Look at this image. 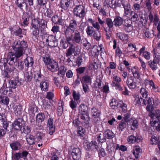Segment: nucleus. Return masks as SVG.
Wrapping results in <instances>:
<instances>
[{"instance_id": "obj_56", "label": "nucleus", "mask_w": 160, "mask_h": 160, "mask_svg": "<svg viewBox=\"0 0 160 160\" xmlns=\"http://www.w3.org/2000/svg\"><path fill=\"white\" fill-rule=\"evenodd\" d=\"M131 71L134 78L140 80L141 79L140 75L138 71L136 70H135V71H134L133 69H132Z\"/></svg>"}, {"instance_id": "obj_26", "label": "nucleus", "mask_w": 160, "mask_h": 160, "mask_svg": "<svg viewBox=\"0 0 160 160\" xmlns=\"http://www.w3.org/2000/svg\"><path fill=\"white\" fill-rule=\"evenodd\" d=\"M126 83L128 87L131 89L135 88L136 86V82L134 81L132 78H128L126 81Z\"/></svg>"}, {"instance_id": "obj_49", "label": "nucleus", "mask_w": 160, "mask_h": 160, "mask_svg": "<svg viewBox=\"0 0 160 160\" xmlns=\"http://www.w3.org/2000/svg\"><path fill=\"white\" fill-rule=\"evenodd\" d=\"M92 145V141L89 142L85 141L84 143V148L87 151L91 150Z\"/></svg>"}, {"instance_id": "obj_12", "label": "nucleus", "mask_w": 160, "mask_h": 160, "mask_svg": "<svg viewBox=\"0 0 160 160\" xmlns=\"http://www.w3.org/2000/svg\"><path fill=\"white\" fill-rule=\"evenodd\" d=\"M24 123V121L22 118H18L16 119L14 122L13 125H12L13 127L17 130L21 129Z\"/></svg>"}, {"instance_id": "obj_40", "label": "nucleus", "mask_w": 160, "mask_h": 160, "mask_svg": "<svg viewBox=\"0 0 160 160\" xmlns=\"http://www.w3.org/2000/svg\"><path fill=\"white\" fill-rule=\"evenodd\" d=\"M48 83L46 82H42L40 84V87L42 90L47 91L48 90Z\"/></svg>"}, {"instance_id": "obj_23", "label": "nucleus", "mask_w": 160, "mask_h": 160, "mask_svg": "<svg viewBox=\"0 0 160 160\" xmlns=\"http://www.w3.org/2000/svg\"><path fill=\"white\" fill-rule=\"evenodd\" d=\"M70 3V0H61L60 5L62 8L64 10H66L69 7Z\"/></svg>"}, {"instance_id": "obj_28", "label": "nucleus", "mask_w": 160, "mask_h": 160, "mask_svg": "<svg viewBox=\"0 0 160 160\" xmlns=\"http://www.w3.org/2000/svg\"><path fill=\"white\" fill-rule=\"evenodd\" d=\"M127 125H131V129L134 130L138 126V123L137 121L135 118H132L130 119L129 124Z\"/></svg>"}, {"instance_id": "obj_16", "label": "nucleus", "mask_w": 160, "mask_h": 160, "mask_svg": "<svg viewBox=\"0 0 160 160\" xmlns=\"http://www.w3.org/2000/svg\"><path fill=\"white\" fill-rule=\"evenodd\" d=\"M53 121L52 118H49L47 123V126L49 128V133L51 135H52L55 131V127L53 124Z\"/></svg>"}, {"instance_id": "obj_27", "label": "nucleus", "mask_w": 160, "mask_h": 160, "mask_svg": "<svg viewBox=\"0 0 160 160\" xmlns=\"http://www.w3.org/2000/svg\"><path fill=\"white\" fill-rule=\"evenodd\" d=\"M47 23L46 21L44 20H42L41 21H39V23L37 24L38 26L39 25L41 32H42L45 31L47 28Z\"/></svg>"}, {"instance_id": "obj_24", "label": "nucleus", "mask_w": 160, "mask_h": 160, "mask_svg": "<svg viewBox=\"0 0 160 160\" xmlns=\"http://www.w3.org/2000/svg\"><path fill=\"white\" fill-rule=\"evenodd\" d=\"M9 86L12 88L15 89L16 88L18 85H20L21 84V82L18 80H8Z\"/></svg>"}, {"instance_id": "obj_6", "label": "nucleus", "mask_w": 160, "mask_h": 160, "mask_svg": "<svg viewBox=\"0 0 160 160\" xmlns=\"http://www.w3.org/2000/svg\"><path fill=\"white\" fill-rule=\"evenodd\" d=\"M73 13L77 17L82 19L86 14L85 8L82 5H77L74 9Z\"/></svg>"}, {"instance_id": "obj_48", "label": "nucleus", "mask_w": 160, "mask_h": 160, "mask_svg": "<svg viewBox=\"0 0 160 160\" xmlns=\"http://www.w3.org/2000/svg\"><path fill=\"white\" fill-rule=\"evenodd\" d=\"M143 99L141 97L139 98L138 96H136L135 97V100L134 102V104L136 105L137 104L141 105V102H143Z\"/></svg>"}, {"instance_id": "obj_10", "label": "nucleus", "mask_w": 160, "mask_h": 160, "mask_svg": "<svg viewBox=\"0 0 160 160\" xmlns=\"http://www.w3.org/2000/svg\"><path fill=\"white\" fill-rule=\"evenodd\" d=\"M160 61V58L155 56L153 60L148 62V64L152 70H156L158 68V65Z\"/></svg>"}, {"instance_id": "obj_39", "label": "nucleus", "mask_w": 160, "mask_h": 160, "mask_svg": "<svg viewBox=\"0 0 160 160\" xmlns=\"http://www.w3.org/2000/svg\"><path fill=\"white\" fill-rule=\"evenodd\" d=\"M151 125L158 131H160V121H155V122H151Z\"/></svg>"}, {"instance_id": "obj_15", "label": "nucleus", "mask_w": 160, "mask_h": 160, "mask_svg": "<svg viewBox=\"0 0 160 160\" xmlns=\"http://www.w3.org/2000/svg\"><path fill=\"white\" fill-rule=\"evenodd\" d=\"M150 116L152 118L151 122L160 121V111L159 110H156L155 113L151 112Z\"/></svg>"}, {"instance_id": "obj_19", "label": "nucleus", "mask_w": 160, "mask_h": 160, "mask_svg": "<svg viewBox=\"0 0 160 160\" xmlns=\"http://www.w3.org/2000/svg\"><path fill=\"white\" fill-rule=\"evenodd\" d=\"M142 104L145 105H147L146 109L148 111H149L152 110L153 107L152 105L151 100L149 98H145L143 99V102Z\"/></svg>"}, {"instance_id": "obj_36", "label": "nucleus", "mask_w": 160, "mask_h": 160, "mask_svg": "<svg viewBox=\"0 0 160 160\" xmlns=\"http://www.w3.org/2000/svg\"><path fill=\"white\" fill-rule=\"evenodd\" d=\"M82 43L83 45V46L87 50L91 48V44L89 42L87 39L86 38H83L82 39H81Z\"/></svg>"}, {"instance_id": "obj_61", "label": "nucleus", "mask_w": 160, "mask_h": 160, "mask_svg": "<svg viewBox=\"0 0 160 160\" xmlns=\"http://www.w3.org/2000/svg\"><path fill=\"white\" fill-rule=\"evenodd\" d=\"M92 145L91 149L92 151H96L97 150L98 148L97 143L95 141H92Z\"/></svg>"}, {"instance_id": "obj_29", "label": "nucleus", "mask_w": 160, "mask_h": 160, "mask_svg": "<svg viewBox=\"0 0 160 160\" xmlns=\"http://www.w3.org/2000/svg\"><path fill=\"white\" fill-rule=\"evenodd\" d=\"M24 62L25 66L28 68L32 67L34 62L32 57H28L24 60Z\"/></svg>"}, {"instance_id": "obj_63", "label": "nucleus", "mask_w": 160, "mask_h": 160, "mask_svg": "<svg viewBox=\"0 0 160 160\" xmlns=\"http://www.w3.org/2000/svg\"><path fill=\"white\" fill-rule=\"evenodd\" d=\"M119 150H121L123 152H124L127 150V148L126 146L124 145H121L119 146V145L118 144L117 145V146L116 148V149H118Z\"/></svg>"}, {"instance_id": "obj_9", "label": "nucleus", "mask_w": 160, "mask_h": 160, "mask_svg": "<svg viewBox=\"0 0 160 160\" xmlns=\"http://www.w3.org/2000/svg\"><path fill=\"white\" fill-rule=\"evenodd\" d=\"M16 68L13 65L7 66L4 69V75L5 78H10L12 77Z\"/></svg>"}, {"instance_id": "obj_53", "label": "nucleus", "mask_w": 160, "mask_h": 160, "mask_svg": "<svg viewBox=\"0 0 160 160\" xmlns=\"http://www.w3.org/2000/svg\"><path fill=\"white\" fill-rule=\"evenodd\" d=\"M45 134L41 132H38L37 134L36 137L38 140L40 142H42L44 139Z\"/></svg>"}, {"instance_id": "obj_34", "label": "nucleus", "mask_w": 160, "mask_h": 160, "mask_svg": "<svg viewBox=\"0 0 160 160\" xmlns=\"http://www.w3.org/2000/svg\"><path fill=\"white\" fill-rule=\"evenodd\" d=\"M26 140L29 145H32L35 143V138L34 136L31 135L26 136Z\"/></svg>"}, {"instance_id": "obj_38", "label": "nucleus", "mask_w": 160, "mask_h": 160, "mask_svg": "<svg viewBox=\"0 0 160 160\" xmlns=\"http://www.w3.org/2000/svg\"><path fill=\"white\" fill-rule=\"evenodd\" d=\"M117 37L122 41H124L128 39L127 35L122 32H118L117 34Z\"/></svg>"}, {"instance_id": "obj_50", "label": "nucleus", "mask_w": 160, "mask_h": 160, "mask_svg": "<svg viewBox=\"0 0 160 160\" xmlns=\"http://www.w3.org/2000/svg\"><path fill=\"white\" fill-rule=\"evenodd\" d=\"M73 53V44L69 47V48L67 50L66 56L67 57L71 56Z\"/></svg>"}, {"instance_id": "obj_60", "label": "nucleus", "mask_w": 160, "mask_h": 160, "mask_svg": "<svg viewBox=\"0 0 160 160\" xmlns=\"http://www.w3.org/2000/svg\"><path fill=\"white\" fill-rule=\"evenodd\" d=\"M159 20V19L158 18V14L155 13L154 14V19L152 22H153L155 26L158 25V23L160 22Z\"/></svg>"}, {"instance_id": "obj_64", "label": "nucleus", "mask_w": 160, "mask_h": 160, "mask_svg": "<svg viewBox=\"0 0 160 160\" xmlns=\"http://www.w3.org/2000/svg\"><path fill=\"white\" fill-rule=\"evenodd\" d=\"M158 142V138L154 135L152 136L150 139V143L151 144H156Z\"/></svg>"}, {"instance_id": "obj_7", "label": "nucleus", "mask_w": 160, "mask_h": 160, "mask_svg": "<svg viewBox=\"0 0 160 160\" xmlns=\"http://www.w3.org/2000/svg\"><path fill=\"white\" fill-rule=\"evenodd\" d=\"M39 23V21L36 19H34L32 20L31 23L30 29L31 30V34L33 36L36 38L39 33V30L38 26L37 24Z\"/></svg>"}, {"instance_id": "obj_17", "label": "nucleus", "mask_w": 160, "mask_h": 160, "mask_svg": "<svg viewBox=\"0 0 160 160\" xmlns=\"http://www.w3.org/2000/svg\"><path fill=\"white\" fill-rule=\"evenodd\" d=\"M10 147L13 151L20 150L22 148V145L18 141H14L10 144Z\"/></svg>"}, {"instance_id": "obj_45", "label": "nucleus", "mask_w": 160, "mask_h": 160, "mask_svg": "<svg viewBox=\"0 0 160 160\" xmlns=\"http://www.w3.org/2000/svg\"><path fill=\"white\" fill-rule=\"evenodd\" d=\"M94 29L93 27L88 26L86 29V32L88 36H92L94 32Z\"/></svg>"}, {"instance_id": "obj_51", "label": "nucleus", "mask_w": 160, "mask_h": 160, "mask_svg": "<svg viewBox=\"0 0 160 160\" xmlns=\"http://www.w3.org/2000/svg\"><path fill=\"white\" fill-rule=\"evenodd\" d=\"M80 123H81V125H82V126L84 127H86L88 125H86L85 126L83 125V124L81 122V120L80 119L79 120V118L76 119L73 121V125L75 127H77L79 125Z\"/></svg>"}, {"instance_id": "obj_44", "label": "nucleus", "mask_w": 160, "mask_h": 160, "mask_svg": "<svg viewBox=\"0 0 160 160\" xmlns=\"http://www.w3.org/2000/svg\"><path fill=\"white\" fill-rule=\"evenodd\" d=\"M93 38L97 41H99L101 38V34L99 30H96L93 34Z\"/></svg>"}, {"instance_id": "obj_32", "label": "nucleus", "mask_w": 160, "mask_h": 160, "mask_svg": "<svg viewBox=\"0 0 160 160\" xmlns=\"http://www.w3.org/2000/svg\"><path fill=\"white\" fill-rule=\"evenodd\" d=\"M141 152V149L139 146H136L134 147V148L132 152L133 154L135 156L136 158H138L140 156Z\"/></svg>"}, {"instance_id": "obj_1", "label": "nucleus", "mask_w": 160, "mask_h": 160, "mask_svg": "<svg viewBox=\"0 0 160 160\" xmlns=\"http://www.w3.org/2000/svg\"><path fill=\"white\" fill-rule=\"evenodd\" d=\"M13 47L15 51V53L14 54L12 52H10L8 54L7 59L1 58L0 60V67L4 66L5 68L7 66V63L10 65H17V59L22 55L24 53V50L28 47V45L25 41H15L13 44Z\"/></svg>"}, {"instance_id": "obj_33", "label": "nucleus", "mask_w": 160, "mask_h": 160, "mask_svg": "<svg viewBox=\"0 0 160 160\" xmlns=\"http://www.w3.org/2000/svg\"><path fill=\"white\" fill-rule=\"evenodd\" d=\"M105 22L108 27V31H111V29L113 27L114 25L113 21L110 18H107L105 19Z\"/></svg>"}, {"instance_id": "obj_18", "label": "nucleus", "mask_w": 160, "mask_h": 160, "mask_svg": "<svg viewBox=\"0 0 160 160\" xmlns=\"http://www.w3.org/2000/svg\"><path fill=\"white\" fill-rule=\"evenodd\" d=\"M16 3L18 7L22 11L24 9H28V5L26 3L25 0H17Z\"/></svg>"}, {"instance_id": "obj_2", "label": "nucleus", "mask_w": 160, "mask_h": 160, "mask_svg": "<svg viewBox=\"0 0 160 160\" xmlns=\"http://www.w3.org/2000/svg\"><path fill=\"white\" fill-rule=\"evenodd\" d=\"M78 25L77 21L74 19L70 20L69 22L68 25L66 26V28L64 31L65 33H66L67 36L72 35L73 37L75 35V37L81 39L82 38L80 32L77 30Z\"/></svg>"}, {"instance_id": "obj_13", "label": "nucleus", "mask_w": 160, "mask_h": 160, "mask_svg": "<svg viewBox=\"0 0 160 160\" xmlns=\"http://www.w3.org/2000/svg\"><path fill=\"white\" fill-rule=\"evenodd\" d=\"M102 49L103 48L101 45L99 47L97 46H94L91 49V53L92 56L97 58L99 55V50L101 51V55H102Z\"/></svg>"}, {"instance_id": "obj_41", "label": "nucleus", "mask_w": 160, "mask_h": 160, "mask_svg": "<svg viewBox=\"0 0 160 160\" xmlns=\"http://www.w3.org/2000/svg\"><path fill=\"white\" fill-rule=\"evenodd\" d=\"M32 75L31 72H27L25 75V80L27 82H30L32 78Z\"/></svg>"}, {"instance_id": "obj_58", "label": "nucleus", "mask_w": 160, "mask_h": 160, "mask_svg": "<svg viewBox=\"0 0 160 160\" xmlns=\"http://www.w3.org/2000/svg\"><path fill=\"white\" fill-rule=\"evenodd\" d=\"M127 123V122H126V121H124L123 120H122L119 124V130L122 131L123 129L126 127Z\"/></svg>"}, {"instance_id": "obj_22", "label": "nucleus", "mask_w": 160, "mask_h": 160, "mask_svg": "<svg viewBox=\"0 0 160 160\" xmlns=\"http://www.w3.org/2000/svg\"><path fill=\"white\" fill-rule=\"evenodd\" d=\"M122 4L124 8V14L125 16L131 13V7L130 4L128 3H123V2H122Z\"/></svg>"}, {"instance_id": "obj_20", "label": "nucleus", "mask_w": 160, "mask_h": 160, "mask_svg": "<svg viewBox=\"0 0 160 160\" xmlns=\"http://www.w3.org/2000/svg\"><path fill=\"white\" fill-rule=\"evenodd\" d=\"M141 137L137 136L135 137L133 135H131L128 138V141L129 143H133L135 142H139L142 141Z\"/></svg>"}, {"instance_id": "obj_47", "label": "nucleus", "mask_w": 160, "mask_h": 160, "mask_svg": "<svg viewBox=\"0 0 160 160\" xmlns=\"http://www.w3.org/2000/svg\"><path fill=\"white\" fill-rule=\"evenodd\" d=\"M119 104L117 101L115 99L113 98L112 99V101L110 102V105L112 108L114 109L119 105Z\"/></svg>"}, {"instance_id": "obj_3", "label": "nucleus", "mask_w": 160, "mask_h": 160, "mask_svg": "<svg viewBox=\"0 0 160 160\" xmlns=\"http://www.w3.org/2000/svg\"><path fill=\"white\" fill-rule=\"evenodd\" d=\"M79 114L78 117L83 125H88L90 120L88 115V108L87 106L83 104H81L79 107Z\"/></svg>"}, {"instance_id": "obj_30", "label": "nucleus", "mask_w": 160, "mask_h": 160, "mask_svg": "<svg viewBox=\"0 0 160 160\" xmlns=\"http://www.w3.org/2000/svg\"><path fill=\"white\" fill-rule=\"evenodd\" d=\"M105 3L107 5H108L109 7H110L111 8L113 9L116 8L117 6H119L118 4H117L115 0H105Z\"/></svg>"}, {"instance_id": "obj_43", "label": "nucleus", "mask_w": 160, "mask_h": 160, "mask_svg": "<svg viewBox=\"0 0 160 160\" xmlns=\"http://www.w3.org/2000/svg\"><path fill=\"white\" fill-rule=\"evenodd\" d=\"M42 59L46 66L52 60L51 59L50 56L47 54L44 55L42 57Z\"/></svg>"}, {"instance_id": "obj_4", "label": "nucleus", "mask_w": 160, "mask_h": 160, "mask_svg": "<svg viewBox=\"0 0 160 160\" xmlns=\"http://www.w3.org/2000/svg\"><path fill=\"white\" fill-rule=\"evenodd\" d=\"M66 40L65 41L62 39L60 42V45L63 49L67 48L69 44L70 46L72 44H79L81 42V39L77 38L74 35L67 36L66 33H65Z\"/></svg>"}, {"instance_id": "obj_25", "label": "nucleus", "mask_w": 160, "mask_h": 160, "mask_svg": "<svg viewBox=\"0 0 160 160\" xmlns=\"http://www.w3.org/2000/svg\"><path fill=\"white\" fill-rule=\"evenodd\" d=\"M103 136L105 139H111L115 136V135L113 132L109 129L106 130L103 133Z\"/></svg>"}, {"instance_id": "obj_31", "label": "nucleus", "mask_w": 160, "mask_h": 160, "mask_svg": "<svg viewBox=\"0 0 160 160\" xmlns=\"http://www.w3.org/2000/svg\"><path fill=\"white\" fill-rule=\"evenodd\" d=\"M123 19L122 18L119 16L116 17L113 21L114 25L116 27H119L123 23Z\"/></svg>"}, {"instance_id": "obj_54", "label": "nucleus", "mask_w": 160, "mask_h": 160, "mask_svg": "<svg viewBox=\"0 0 160 160\" xmlns=\"http://www.w3.org/2000/svg\"><path fill=\"white\" fill-rule=\"evenodd\" d=\"M130 16L131 19L133 21H137V19L138 18V16L137 14L135 12L132 11L131 12Z\"/></svg>"}, {"instance_id": "obj_42", "label": "nucleus", "mask_w": 160, "mask_h": 160, "mask_svg": "<svg viewBox=\"0 0 160 160\" xmlns=\"http://www.w3.org/2000/svg\"><path fill=\"white\" fill-rule=\"evenodd\" d=\"M91 82V78L89 76L86 75L82 77V80L81 82L82 83L83 82L86 83H90Z\"/></svg>"}, {"instance_id": "obj_8", "label": "nucleus", "mask_w": 160, "mask_h": 160, "mask_svg": "<svg viewBox=\"0 0 160 160\" xmlns=\"http://www.w3.org/2000/svg\"><path fill=\"white\" fill-rule=\"evenodd\" d=\"M122 28L127 33L132 32L133 30L132 21L129 19H126L123 21Z\"/></svg>"}, {"instance_id": "obj_55", "label": "nucleus", "mask_w": 160, "mask_h": 160, "mask_svg": "<svg viewBox=\"0 0 160 160\" xmlns=\"http://www.w3.org/2000/svg\"><path fill=\"white\" fill-rule=\"evenodd\" d=\"M48 45L50 46L51 47H56L58 48H59L58 46V42L57 40L54 39L51 42H48Z\"/></svg>"}, {"instance_id": "obj_21", "label": "nucleus", "mask_w": 160, "mask_h": 160, "mask_svg": "<svg viewBox=\"0 0 160 160\" xmlns=\"http://www.w3.org/2000/svg\"><path fill=\"white\" fill-rule=\"evenodd\" d=\"M1 89L2 91V93L4 94L8 95L9 96H12L13 91L12 88L9 86H7V85H6V87L3 86L1 88Z\"/></svg>"}, {"instance_id": "obj_11", "label": "nucleus", "mask_w": 160, "mask_h": 160, "mask_svg": "<svg viewBox=\"0 0 160 160\" xmlns=\"http://www.w3.org/2000/svg\"><path fill=\"white\" fill-rule=\"evenodd\" d=\"M74 160H78L81 157V152L78 148H74L70 152Z\"/></svg>"}, {"instance_id": "obj_52", "label": "nucleus", "mask_w": 160, "mask_h": 160, "mask_svg": "<svg viewBox=\"0 0 160 160\" xmlns=\"http://www.w3.org/2000/svg\"><path fill=\"white\" fill-rule=\"evenodd\" d=\"M59 71L58 73V75L59 74H61L62 75H64L67 70L66 68L64 66H62L58 68Z\"/></svg>"}, {"instance_id": "obj_57", "label": "nucleus", "mask_w": 160, "mask_h": 160, "mask_svg": "<svg viewBox=\"0 0 160 160\" xmlns=\"http://www.w3.org/2000/svg\"><path fill=\"white\" fill-rule=\"evenodd\" d=\"M22 130L24 133L26 134H28L30 133L31 131V128L28 126H23Z\"/></svg>"}, {"instance_id": "obj_46", "label": "nucleus", "mask_w": 160, "mask_h": 160, "mask_svg": "<svg viewBox=\"0 0 160 160\" xmlns=\"http://www.w3.org/2000/svg\"><path fill=\"white\" fill-rule=\"evenodd\" d=\"M9 101V99L8 97L2 96L0 99V103L1 104L7 105L8 104Z\"/></svg>"}, {"instance_id": "obj_5", "label": "nucleus", "mask_w": 160, "mask_h": 160, "mask_svg": "<svg viewBox=\"0 0 160 160\" xmlns=\"http://www.w3.org/2000/svg\"><path fill=\"white\" fill-rule=\"evenodd\" d=\"M2 125L3 127L6 131L11 132L13 129L12 123L7 121L5 115L0 113V125Z\"/></svg>"}, {"instance_id": "obj_14", "label": "nucleus", "mask_w": 160, "mask_h": 160, "mask_svg": "<svg viewBox=\"0 0 160 160\" xmlns=\"http://www.w3.org/2000/svg\"><path fill=\"white\" fill-rule=\"evenodd\" d=\"M47 67L48 69L52 72H54L57 70V68L58 67V63L55 60H52L47 65Z\"/></svg>"}, {"instance_id": "obj_35", "label": "nucleus", "mask_w": 160, "mask_h": 160, "mask_svg": "<svg viewBox=\"0 0 160 160\" xmlns=\"http://www.w3.org/2000/svg\"><path fill=\"white\" fill-rule=\"evenodd\" d=\"M85 130L84 128L81 126L79 127L78 128V135L81 138H84Z\"/></svg>"}, {"instance_id": "obj_59", "label": "nucleus", "mask_w": 160, "mask_h": 160, "mask_svg": "<svg viewBox=\"0 0 160 160\" xmlns=\"http://www.w3.org/2000/svg\"><path fill=\"white\" fill-rule=\"evenodd\" d=\"M140 92L143 98H146L148 96V92L144 88H142L140 91Z\"/></svg>"}, {"instance_id": "obj_62", "label": "nucleus", "mask_w": 160, "mask_h": 160, "mask_svg": "<svg viewBox=\"0 0 160 160\" xmlns=\"http://www.w3.org/2000/svg\"><path fill=\"white\" fill-rule=\"evenodd\" d=\"M130 114L128 113H127L124 114V117L123 119L124 121H126V122H127L128 124H129V122L130 120Z\"/></svg>"}, {"instance_id": "obj_37", "label": "nucleus", "mask_w": 160, "mask_h": 160, "mask_svg": "<svg viewBox=\"0 0 160 160\" xmlns=\"http://www.w3.org/2000/svg\"><path fill=\"white\" fill-rule=\"evenodd\" d=\"M36 121L38 122H43L45 118V115L43 113H39L36 116Z\"/></svg>"}]
</instances>
